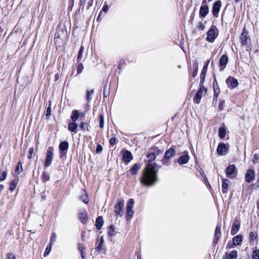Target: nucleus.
<instances>
[{"instance_id": "obj_1", "label": "nucleus", "mask_w": 259, "mask_h": 259, "mask_svg": "<svg viewBox=\"0 0 259 259\" xmlns=\"http://www.w3.org/2000/svg\"><path fill=\"white\" fill-rule=\"evenodd\" d=\"M160 153H161V152L157 148H155L151 149L147 155V157L149 159L148 164L143 170L141 178V183L144 186H152L158 181L157 172L160 166L156 168V164L151 162Z\"/></svg>"}, {"instance_id": "obj_2", "label": "nucleus", "mask_w": 259, "mask_h": 259, "mask_svg": "<svg viewBox=\"0 0 259 259\" xmlns=\"http://www.w3.org/2000/svg\"><path fill=\"white\" fill-rule=\"evenodd\" d=\"M218 35V30L215 26H212L208 30L206 39L210 42H213Z\"/></svg>"}, {"instance_id": "obj_3", "label": "nucleus", "mask_w": 259, "mask_h": 259, "mask_svg": "<svg viewBox=\"0 0 259 259\" xmlns=\"http://www.w3.org/2000/svg\"><path fill=\"white\" fill-rule=\"evenodd\" d=\"M53 158V148L52 147H49L46 152V158L44 163L45 167H48L51 164Z\"/></svg>"}, {"instance_id": "obj_4", "label": "nucleus", "mask_w": 259, "mask_h": 259, "mask_svg": "<svg viewBox=\"0 0 259 259\" xmlns=\"http://www.w3.org/2000/svg\"><path fill=\"white\" fill-rule=\"evenodd\" d=\"M124 201L123 199L119 200L114 206V211L116 215L122 217L123 214Z\"/></svg>"}, {"instance_id": "obj_5", "label": "nucleus", "mask_w": 259, "mask_h": 259, "mask_svg": "<svg viewBox=\"0 0 259 259\" xmlns=\"http://www.w3.org/2000/svg\"><path fill=\"white\" fill-rule=\"evenodd\" d=\"M134 201L133 199H130L126 206V220H130L133 217L134 212L133 209L134 207Z\"/></svg>"}, {"instance_id": "obj_6", "label": "nucleus", "mask_w": 259, "mask_h": 259, "mask_svg": "<svg viewBox=\"0 0 259 259\" xmlns=\"http://www.w3.org/2000/svg\"><path fill=\"white\" fill-rule=\"evenodd\" d=\"M243 241V236L241 235H238L234 236L232 239V243L229 242L227 246L229 248H233L237 245H241Z\"/></svg>"}, {"instance_id": "obj_7", "label": "nucleus", "mask_w": 259, "mask_h": 259, "mask_svg": "<svg viewBox=\"0 0 259 259\" xmlns=\"http://www.w3.org/2000/svg\"><path fill=\"white\" fill-rule=\"evenodd\" d=\"M175 154L176 151L172 148H170L168 150H166L164 154V159L162 160L163 164L165 165H168V161L167 160L175 156Z\"/></svg>"}, {"instance_id": "obj_8", "label": "nucleus", "mask_w": 259, "mask_h": 259, "mask_svg": "<svg viewBox=\"0 0 259 259\" xmlns=\"http://www.w3.org/2000/svg\"><path fill=\"white\" fill-rule=\"evenodd\" d=\"M236 174V168L234 164L229 165L226 169V176L230 179L235 178Z\"/></svg>"}, {"instance_id": "obj_9", "label": "nucleus", "mask_w": 259, "mask_h": 259, "mask_svg": "<svg viewBox=\"0 0 259 259\" xmlns=\"http://www.w3.org/2000/svg\"><path fill=\"white\" fill-rule=\"evenodd\" d=\"M255 172L253 169H248L245 175V180L248 183H250L254 180Z\"/></svg>"}, {"instance_id": "obj_10", "label": "nucleus", "mask_w": 259, "mask_h": 259, "mask_svg": "<svg viewBox=\"0 0 259 259\" xmlns=\"http://www.w3.org/2000/svg\"><path fill=\"white\" fill-rule=\"evenodd\" d=\"M206 89L201 85L199 90L197 92L195 97L194 98V102L196 104H199L200 102V99L204 93L206 92Z\"/></svg>"}, {"instance_id": "obj_11", "label": "nucleus", "mask_w": 259, "mask_h": 259, "mask_svg": "<svg viewBox=\"0 0 259 259\" xmlns=\"http://www.w3.org/2000/svg\"><path fill=\"white\" fill-rule=\"evenodd\" d=\"M240 42L243 46H245L246 47H248L250 44V38L247 35V33L244 31L241 33L240 38Z\"/></svg>"}, {"instance_id": "obj_12", "label": "nucleus", "mask_w": 259, "mask_h": 259, "mask_svg": "<svg viewBox=\"0 0 259 259\" xmlns=\"http://www.w3.org/2000/svg\"><path fill=\"white\" fill-rule=\"evenodd\" d=\"M205 3H206V1L204 0L202 2V6H201V7L200 8V11H199L200 17H203V18L205 17L209 12L208 7L207 5H205Z\"/></svg>"}, {"instance_id": "obj_13", "label": "nucleus", "mask_w": 259, "mask_h": 259, "mask_svg": "<svg viewBox=\"0 0 259 259\" xmlns=\"http://www.w3.org/2000/svg\"><path fill=\"white\" fill-rule=\"evenodd\" d=\"M240 227V223L239 220L237 219H235L232 224L231 229V234L232 235H234L236 234L239 230Z\"/></svg>"}, {"instance_id": "obj_14", "label": "nucleus", "mask_w": 259, "mask_h": 259, "mask_svg": "<svg viewBox=\"0 0 259 259\" xmlns=\"http://www.w3.org/2000/svg\"><path fill=\"white\" fill-rule=\"evenodd\" d=\"M221 2L220 1H218L215 2L212 6V14L213 16L217 18L219 16V13L220 12L221 7Z\"/></svg>"}, {"instance_id": "obj_15", "label": "nucleus", "mask_w": 259, "mask_h": 259, "mask_svg": "<svg viewBox=\"0 0 259 259\" xmlns=\"http://www.w3.org/2000/svg\"><path fill=\"white\" fill-rule=\"evenodd\" d=\"M94 0H79V5L82 6V10H89L93 6Z\"/></svg>"}, {"instance_id": "obj_16", "label": "nucleus", "mask_w": 259, "mask_h": 259, "mask_svg": "<svg viewBox=\"0 0 259 259\" xmlns=\"http://www.w3.org/2000/svg\"><path fill=\"white\" fill-rule=\"evenodd\" d=\"M69 144L67 141L61 142L59 146V149L60 152L61 156L65 155L68 149Z\"/></svg>"}, {"instance_id": "obj_17", "label": "nucleus", "mask_w": 259, "mask_h": 259, "mask_svg": "<svg viewBox=\"0 0 259 259\" xmlns=\"http://www.w3.org/2000/svg\"><path fill=\"white\" fill-rule=\"evenodd\" d=\"M190 159L188 152L185 151L184 154L181 155L178 159V162L180 164H185L188 162Z\"/></svg>"}, {"instance_id": "obj_18", "label": "nucleus", "mask_w": 259, "mask_h": 259, "mask_svg": "<svg viewBox=\"0 0 259 259\" xmlns=\"http://www.w3.org/2000/svg\"><path fill=\"white\" fill-rule=\"evenodd\" d=\"M133 158V155L130 151L128 150L123 151L122 160L125 163L127 164Z\"/></svg>"}, {"instance_id": "obj_19", "label": "nucleus", "mask_w": 259, "mask_h": 259, "mask_svg": "<svg viewBox=\"0 0 259 259\" xmlns=\"http://www.w3.org/2000/svg\"><path fill=\"white\" fill-rule=\"evenodd\" d=\"M226 83L228 86L230 88H236L238 84V80L233 77H229L226 79Z\"/></svg>"}, {"instance_id": "obj_20", "label": "nucleus", "mask_w": 259, "mask_h": 259, "mask_svg": "<svg viewBox=\"0 0 259 259\" xmlns=\"http://www.w3.org/2000/svg\"><path fill=\"white\" fill-rule=\"evenodd\" d=\"M221 224H218L215 229V233L214 236V242L217 243L221 237Z\"/></svg>"}, {"instance_id": "obj_21", "label": "nucleus", "mask_w": 259, "mask_h": 259, "mask_svg": "<svg viewBox=\"0 0 259 259\" xmlns=\"http://www.w3.org/2000/svg\"><path fill=\"white\" fill-rule=\"evenodd\" d=\"M217 151L218 154L220 155L225 154L227 151L226 144L222 143H220L217 147Z\"/></svg>"}, {"instance_id": "obj_22", "label": "nucleus", "mask_w": 259, "mask_h": 259, "mask_svg": "<svg viewBox=\"0 0 259 259\" xmlns=\"http://www.w3.org/2000/svg\"><path fill=\"white\" fill-rule=\"evenodd\" d=\"M209 63V60L206 61L205 64L204 65L200 75V83L202 84L204 81V78L207 70L208 66Z\"/></svg>"}, {"instance_id": "obj_23", "label": "nucleus", "mask_w": 259, "mask_h": 259, "mask_svg": "<svg viewBox=\"0 0 259 259\" xmlns=\"http://www.w3.org/2000/svg\"><path fill=\"white\" fill-rule=\"evenodd\" d=\"M104 238L103 236H98L97 239V246L96 249L98 251L101 252L103 250Z\"/></svg>"}, {"instance_id": "obj_24", "label": "nucleus", "mask_w": 259, "mask_h": 259, "mask_svg": "<svg viewBox=\"0 0 259 259\" xmlns=\"http://www.w3.org/2000/svg\"><path fill=\"white\" fill-rule=\"evenodd\" d=\"M228 58L227 56H226L225 55H223L221 57L220 60V70L221 71L223 70L226 67V66L227 64L228 63Z\"/></svg>"}, {"instance_id": "obj_25", "label": "nucleus", "mask_w": 259, "mask_h": 259, "mask_svg": "<svg viewBox=\"0 0 259 259\" xmlns=\"http://www.w3.org/2000/svg\"><path fill=\"white\" fill-rule=\"evenodd\" d=\"M79 218L80 221L83 224L85 223L88 220L87 212L85 209L81 210L79 212Z\"/></svg>"}, {"instance_id": "obj_26", "label": "nucleus", "mask_w": 259, "mask_h": 259, "mask_svg": "<svg viewBox=\"0 0 259 259\" xmlns=\"http://www.w3.org/2000/svg\"><path fill=\"white\" fill-rule=\"evenodd\" d=\"M78 125L77 123L74 121H72L68 123V129L71 132L74 133L75 134L77 133Z\"/></svg>"}, {"instance_id": "obj_27", "label": "nucleus", "mask_w": 259, "mask_h": 259, "mask_svg": "<svg viewBox=\"0 0 259 259\" xmlns=\"http://www.w3.org/2000/svg\"><path fill=\"white\" fill-rule=\"evenodd\" d=\"M229 181L228 179H223L222 184V191L223 193L228 192Z\"/></svg>"}, {"instance_id": "obj_28", "label": "nucleus", "mask_w": 259, "mask_h": 259, "mask_svg": "<svg viewBox=\"0 0 259 259\" xmlns=\"http://www.w3.org/2000/svg\"><path fill=\"white\" fill-rule=\"evenodd\" d=\"M141 166V164L139 163L135 164L130 169L131 173L133 175L137 174Z\"/></svg>"}, {"instance_id": "obj_29", "label": "nucleus", "mask_w": 259, "mask_h": 259, "mask_svg": "<svg viewBox=\"0 0 259 259\" xmlns=\"http://www.w3.org/2000/svg\"><path fill=\"white\" fill-rule=\"evenodd\" d=\"M23 170L22 165L21 162L20 161L18 164L17 165L15 172H14L13 175L17 177L18 176Z\"/></svg>"}, {"instance_id": "obj_30", "label": "nucleus", "mask_w": 259, "mask_h": 259, "mask_svg": "<svg viewBox=\"0 0 259 259\" xmlns=\"http://www.w3.org/2000/svg\"><path fill=\"white\" fill-rule=\"evenodd\" d=\"M226 256L227 259H236L237 257V251L234 250L228 254L226 253Z\"/></svg>"}, {"instance_id": "obj_31", "label": "nucleus", "mask_w": 259, "mask_h": 259, "mask_svg": "<svg viewBox=\"0 0 259 259\" xmlns=\"http://www.w3.org/2000/svg\"><path fill=\"white\" fill-rule=\"evenodd\" d=\"M103 224V220L102 217H99L96 221V226L98 230L101 229Z\"/></svg>"}, {"instance_id": "obj_32", "label": "nucleus", "mask_w": 259, "mask_h": 259, "mask_svg": "<svg viewBox=\"0 0 259 259\" xmlns=\"http://www.w3.org/2000/svg\"><path fill=\"white\" fill-rule=\"evenodd\" d=\"M18 178H15L14 180L12 181L10 183V190L13 192L16 188V186L18 184Z\"/></svg>"}, {"instance_id": "obj_33", "label": "nucleus", "mask_w": 259, "mask_h": 259, "mask_svg": "<svg viewBox=\"0 0 259 259\" xmlns=\"http://www.w3.org/2000/svg\"><path fill=\"white\" fill-rule=\"evenodd\" d=\"M79 127L83 131H89L90 128L89 124L87 122L84 121L80 122L79 124Z\"/></svg>"}, {"instance_id": "obj_34", "label": "nucleus", "mask_w": 259, "mask_h": 259, "mask_svg": "<svg viewBox=\"0 0 259 259\" xmlns=\"http://www.w3.org/2000/svg\"><path fill=\"white\" fill-rule=\"evenodd\" d=\"M72 121L75 122L78 118V110H73L72 111L71 115L70 116Z\"/></svg>"}, {"instance_id": "obj_35", "label": "nucleus", "mask_w": 259, "mask_h": 259, "mask_svg": "<svg viewBox=\"0 0 259 259\" xmlns=\"http://www.w3.org/2000/svg\"><path fill=\"white\" fill-rule=\"evenodd\" d=\"M94 91L93 90H88L87 91L85 98L88 102H90L93 97Z\"/></svg>"}, {"instance_id": "obj_36", "label": "nucleus", "mask_w": 259, "mask_h": 259, "mask_svg": "<svg viewBox=\"0 0 259 259\" xmlns=\"http://www.w3.org/2000/svg\"><path fill=\"white\" fill-rule=\"evenodd\" d=\"M80 199L85 204H87L89 202V198L88 194L85 191H83L82 194L80 196Z\"/></svg>"}, {"instance_id": "obj_37", "label": "nucleus", "mask_w": 259, "mask_h": 259, "mask_svg": "<svg viewBox=\"0 0 259 259\" xmlns=\"http://www.w3.org/2000/svg\"><path fill=\"white\" fill-rule=\"evenodd\" d=\"M198 65L197 64H194L193 65V70H192V72L191 74V79L195 77L197 75V72H198Z\"/></svg>"}, {"instance_id": "obj_38", "label": "nucleus", "mask_w": 259, "mask_h": 259, "mask_svg": "<svg viewBox=\"0 0 259 259\" xmlns=\"http://www.w3.org/2000/svg\"><path fill=\"white\" fill-rule=\"evenodd\" d=\"M226 129L224 127H221L219 128V136L220 138L223 139L225 138L226 136Z\"/></svg>"}, {"instance_id": "obj_39", "label": "nucleus", "mask_w": 259, "mask_h": 259, "mask_svg": "<svg viewBox=\"0 0 259 259\" xmlns=\"http://www.w3.org/2000/svg\"><path fill=\"white\" fill-rule=\"evenodd\" d=\"M7 176V171L1 170L0 171V181H3L6 180Z\"/></svg>"}, {"instance_id": "obj_40", "label": "nucleus", "mask_w": 259, "mask_h": 259, "mask_svg": "<svg viewBox=\"0 0 259 259\" xmlns=\"http://www.w3.org/2000/svg\"><path fill=\"white\" fill-rule=\"evenodd\" d=\"M83 51H84V48L83 46H81L80 48V49L79 50V52H78V53L77 55V60L78 62L80 61V60H81V59L82 58V54H83Z\"/></svg>"}, {"instance_id": "obj_41", "label": "nucleus", "mask_w": 259, "mask_h": 259, "mask_svg": "<svg viewBox=\"0 0 259 259\" xmlns=\"http://www.w3.org/2000/svg\"><path fill=\"white\" fill-rule=\"evenodd\" d=\"M57 239V235L55 233H52L50 243L51 245H54Z\"/></svg>"}, {"instance_id": "obj_42", "label": "nucleus", "mask_w": 259, "mask_h": 259, "mask_svg": "<svg viewBox=\"0 0 259 259\" xmlns=\"http://www.w3.org/2000/svg\"><path fill=\"white\" fill-rule=\"evenodd\" d=\"M53 245H51L50 244H49V245H48L46 249V250L44 252V257H46L50 253L51 251V249H52V246Z\"/></svg>"}, {"instance_id": "obj_43", "label": "nucleus", "mask_w": 259, "mask_h": 259, "mask_svg": "<svg viewBox=\"0 0 259 259\" xmlns=\"http://www.w3.org/2000/svg\"><path fill=\"white\" fill-rule=\"evenodd\" d=\"M104 116L103 115L100 114L99 116V126L100 127L103 128L104 127Z\"/></svg>"}, {"instance_id": "obj_44", "label": "nucleus", "mask_w": 259, "mask_h": 259, "mask_svg": "<svg viewBox=\"0 0 259 259\" xmlns=\"http://www.w3.org/2000/svg\"><path fill=\"white\" fill-rule=\"evenodd\" d=\"M249 238L250 241H253L257 238V234L254 232H251L249 233Z\"/></svg>"}, {"instance_id": "obj_45", "label": "nucleus", "mask_w": 259, "mask_h": 259, "mask_svg": "<svg viewBox=\"0 0 259 259\" xmlns=\"http://www.w3.org/2000/svg\"><path fill=\"white\" fill-rule=\"evenodd\" d=\"M252 259H259V250H255L253 251Z\"/></svg>"}, {"instance_id": "obj_46", "label": "nucleus", "mask_w": 259, "mask_h": 259, "mask_svg": "<svg viewBox=\"0 0 259 259\" xmlns=\"http://www.w3.org/2000/svg\"><path fill=\"white\" fill-rule=\"evenodd\" d=\"M115 231L114 227L113 226H110L108 229V234L109 236H112L114 235Z\"/></svg>"}, {"instance_id": "obj_47", "label": "nucleus", "mask_w": 259, "mask_h": 259, "mask_svg": "<svg viewBox=\"0 0 259 259\" xmlns=\"http://www.w3.org/2000/svg\"><path fill=\"white\" fill-rule=\"evenodd\" d=\"M83 69V66L82 63H79L77 66V74H80Z\"/></svg>"}, {"instance_id": "obj_48", "label": "nucleus", "mask_w": 259, "mask_h": 259, "mask_svg": "<svg viewBox=\"0 0 259 259\" xmlns=\"http://www.w3.org/2000/svg\"><path fill=\"white\" fill-rule=\"evenodd\" d=\"M252 162L254 164L257 163L259 162V154H255L253 155Z\"/></svg>"}, {"instance_id": "obj_49", "label": "nucleus", "mask_w": 259, "mask_h": 259, "mask_svg": "<svg viewBox=\"0 0 259 259\" xmlns=\"http://www.w3.org/2000/svg\"><path fill=\"white\" fill-rule=\"evenodd\" d=\"M109 10V6L105 3L104 5L103 6L101 11L106 13Z\"/></svg>"}, {"instance_id": "obj_50", "label": "nucleus", "mask_w": 259, "mask_h": 259, "mask_svg": "<svg viewBox=\"0 0 259 259\" xmlns=\"http://www.w3.org/2000/svg\"><path fill=\"white\" fill-rule=\"evenodd\" d=\"M52 109L50 106L48 107L46 111V116L47 118H49L51 115Z\"/></svg>"}, {"instance_id": "obj_51", "label": "nucleus", "mask_w": 259, "mask_h": 259, "mask_svg": "<svg viewBox=\"0 0 259 259\" xmlns=\"http://www.w3.org/2000/svg\"><path fill=\"white\" fill-rule=\"evenodd\" d=\"M219 108L220 110H223L225 108V101L222 100L219 103Z\"/></svg>"}, {"instance_id": "obj_52", "label": "nucleus", "mask_w": 259, "mask_h": 259, "mask_svg": "<svg viewBox=\"0 0 259 259\" xmlns=\"http://www.w3.org/2000/svg\"><path fill=\"white\" fill-rule=\"evenodd\" d=\"M6 259H16V257L13 253H9L7 254Z\"/></svg>"}, {"instance_id": "obj_53", "label": "nucleus", "mask_w": 259, "mask_h": 259, "mask_svg": "<svg viewBox=\"0 0 259 259\" xmlns=\"http://www.w3.org/2000/svg\"><path fill=\"white\" fill-rule=\"evenodd\" d=\"M103 150V148H102V146L99 144L97 146V147H96V152L97 153H100Z\"/></svg>"}, {"instance_id": "obj_54", "label": "nucleus", "mask_w": 259, "mask_h": 259, "mask_svg": "<svg viewBox=\"0 0 259 259\" xmlns=\"http://www.w3.org/2000/svg\"><path fill=\"white\" fill-rule=\"evenodd\" d=\"M33 153V148L31 147L29 149V155H28V158L29 159L31 158L32 155Z\"/></svg>"}, {"instance_id": "obj_55", "label": "nucleus", "mask_w": 259, "mask_h": 259, "mask_svg": "<svg viewBox=\"0 0 259 259\" xmlns=\"http://www.w3.org/2000/svg\"><path fill=\"white\" fill-rule=\"evenodd\" d=\"M116 143V138L115 137L111 138L109 140V143L111 145H114Z\"/></svg>"}, {"instance_id": "obj_56", "label": "nucleus", "mask_w": 259, "mask_h": 259, "mask_svg": "<svg viewBox=\"0 0 259 259\" xmlns=\"http://www.w3.org/2000/svg\"><path fill=\"white\" fill-rule=\"evenodd\" d=\"M78 248L79 250L80 251V252L84 251V247L83 245H82V244L80 243L78 245Z\"/></svg>"}, {"instance_id": "obj_57", "label": "nucleus", "mask_w": 259, "mask_h": 259, "mask_svg": "<svg viewBox=\"0 0 259 259\" xmlns=\"http://www.w3.org/2000/svg\"><path fill=\"white\" fill-rule=\"evenodd\" d=\"M42 177L44 181H48L49 179V177L45 173L43 174Z\"/></svg>"}, {"instance_id": "obj_58", "label": "nucleus", "mask_w": 259, "mask_h": 259, "mask_svg": "<svg viewBox=\"0 0 259 259\" xmlns=\"http://www.w3.org/2000/svg\"><path fill=\"white\" fill-rule=\"evenodd\" d=\"M78 114L79 118L82 117L84 116V115H85L84 113L81 112H79L78 111Z\"/></svg>"}, {"instance_id": "obj_59", "label": "nucleus", "mask_w": 259, "mask_h": 259, "mask_svg": "<svg viewBox=\"0 0 259 259\" xmlns=\"http://www.w3.org/2000/svg\"><path fill=\"white\" fill-rule=\"evenodd\" d=\"M80 253H81V256L82 258L84 259L85 255L84 251H81Z\"/></svg>"}, {"instance_id": "obj_60", "label": "nucleus", "mask_w": 259, "mask_h": 259, "mask_svg": "<svg viewBox=\"0 0 259 259\" xmlns=\"http://www.w3.org/2000/svg\"><path fill=\"white\" fill-rule=\"evenodd\" d=\"M4 189V186L3 185H0V191H2Z\"/></svg>"}, {"instance_id": "obj_61", "label": "nucleus", "mask_w": 259, "mask_h": 259, "mask_svg": "<svg viewBox=\"0 0 259 259\" xmlns=\"http://www.w3.org/2000/svg\"><path fill=\"white\" fill-rule=\"evenodd\" d=\"M102 14V12L101 11L100 12L99 14V15H98V17H97V20H98V19H99L100 17L101 16Z\"/></svg>"}, {"instance_id": "obj_62", "label": "nucleus", "mask_w": 259, "mask_h": 259, "mask_svg": "<svg viewBox=\"0 0 259 259\" xmlns=\"http://www.w3.org/2000/svg\"><path fill=\"white\" fill-rule=\"evenodd\" d=\"M84 233H85V232H82L81 237H82V238L83 240V237H84Z\"/></svg>"}, {"instance_id": "obj_63", "label": "nucleus", "mask_w": 259, "mask_h": 259, "mask_svg": "<svg viewBox=\"0 0 259 259\" xmlns=\"http://www.w3.org/2000/svg\"><path fill=\"white\" fill-rule=\"evenodd\" d=\"M137 259H141V255L140 254H138L137 255Z\"/></svg>"}, {"instance_id": "obj_64", "label": "nucleus", "mask_w": 259, "mask_h": 259, "mask_svg": "<svg viewBox=\"0 0 259 259\" xmlns=\"http://www.w3.org/2000/svg\"><path fill=\"white\" fill-rule=\"evenodd\" d=\"M58 77H59V74H56V75H55V78H56V79H58Z\"/></svg>"}]
</instances>
